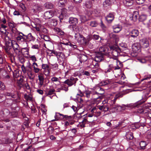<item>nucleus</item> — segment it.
I'll use <instances>...</instances> for the list:
<instances>
[{
    "label": "nucleus",
    "mask_w": 151,
    "mask_h": 151,
    "mask_svg": "<svg viewBox=\"0 0 151 151\" xmlns=\"http://www.w3.org/2000/svg\"><path fill=\"white\" fill-rule=\"evenodd\" d=\"M139 12L138 11H136L133 12L132 17L130 18L131 20H133L134 22L137 21L138 17H139Z\"/></svg>",
    "instance_id": "13"
},
{
    "label": "nucleus",
    "mask_w": 151,
    "mask_h": 151,
    "mask_svg": "<svg viewBox=\"0 0 151 151\" xmlns=\"http://www.w3.org/2000/svg\"><path fill=\"white\" fill-rule=\"evenodd\" d=\"M11 49V47L9 46H6V48H5L6 51L8 54H10L9 51Z\"/></svg>",
    "instance_id": "57"
},
{
    "label": "nucleus",
    "mask_w": 151,
    "mask_h": 151,
    "mask_svg": "<svg viewBox=\"0 0 151 151\" xmlns=\"http://www.w3.org/2000/svg\"><path fill=\"white\" fill-rule=\"evenodd\" d=\"M5 88L4 83L0 81V90H4Z\"/></svg>",
    "instance_id": "55"
},
{
    "label": "nucleus",
    "mask_w": 151,
    "mask_h": 151,
    "mask_svg": "<svg viewBox=\"0 0 151 151\" xmlns=\"http://www.w3.org/2000/svg\"><path fill=\"white\" fill-rule=\"evenodd\" d=\"M98 107L100 110H102L104 112L107 111L109 109V107L106 105V104H104L102 106H99Z\"/></svg>",
    "instance_id": "17"
},
{
    "label": "nucleus",
    "mask_w": 151,
    "mask_h": 151,
    "mask_svg": "<svg viewBox=\"0 0 151 151\" xmlns=\"http://www.w3.org/2000/svg\"><path fill=\"white\" fill-rule=\"evenodd\" d=\"M103 54L98 53L96 54L94 58V60L96 62H99L104 60Z\"/></svg>",
    "instance_id": "8"
},
{
    "label": "nucleus",
    "mask_w": 151,
    "mask_h": 151,
    "mask_svg": "<svg viewBox=\"0 0 151 151\" xmlns=\"http://www.w3.org/2000/svg\"><path fill=\"white\" fill-rule=\"evenodd\" d=\"M134 0H123V3L126 6H132Z\"/></svg>",
    "instance_id": "11"
},
{
    "label": "nucleus",
    "mask_w": 151,
    "mask_h": 151,
    "mask_svg": "<svg viewBox=\"0 0 151 151\" xmlns=\"http://www.w3.org/2000/svg\"><path fill=\"white\" fill-rule=\"evenodd\" d=\"M147 143L145 141H141L140 142L139 145L140 146V149L144 150L145 148V147L147 145Z\"/></svg>",
    "instance_id": "26"
},
{
    "label": "nucleus",
    "mask_w": 151,
    "mask_h": 151,
    "mask_svg": "<svg viewBox=\"0 0 151 151\" xmlns=\"http://www.w3.org/2000/svg\"><path fill=\"white\" fill-rule=\"evenodd\" d=\"M68 0H59L58 3L59 6L63 7L67 5Z\"/></svg>",
    "instance_id": "20"
},
{
    "label": "nucleus",
    "mask_w": 151,
    "mask_h": 151,
    "mask_svg": "<svg viewBox=\"0 0 151 151\" xmlns=\"http://www.w3.org/2000/svg\"><path fill=\"white\" fill-rule=\"evenodd\" d=\"M139 43L141 47L144 48L149 47L150 45L149 41L146 38H143L140 40Z\"/></svg>",
    "instance_id": "4"
},
{
    "label": "nucleus",
    "mask_w": 151,
    "mask_h": 151,
    "mask_svg": "<svg viewBox=\"0 0 151 151\" xmlns=\"http://www.w3.org/2000/svg\"><path fill=\"white\" fill-rule=\"evenodd\" d=\"M78 58L80 62H85L87 60V56L84 54H80L78 55Z\"/></svg>",
    "instance_id": "9"
},
{
    "label": "nucleus",
    "mask_w": 151,
    "mask_h": 151,
    "mask_svg": "<svg viewBox=\"0 0 151 151\" xmlns=\"http://www.w3.org/2000/svg\"><path fill=\"white\" fill-rule=\"evenodd\" d=\"M81 38L82 39L81 40V42H82V43L84 45V42H85V41H86V39L82 35H81Z\"/></svg>",
    "instance_id": "59"
},
{
    "label": "nucleus",
    "mask_w": 151,
    "mask_h": 151,
    "mask_svg": "<svg viewBox=\"0 0 151 151\" xmlns=\"http://www.w3.org/2000/svg\"><path fill=\"white\" fill-rule=\"evenodd\" d=\"M114 32L115 33H118L122 29V27L119 25H116L113 27Z\"/></svg>",
    "instance_id": "18"
},
{
    "label": "nucleus",
    "mask_w": 151,
    "mask_h": 151,
    "mask_svg": "<svg viewBox=\"0 0 151 151\" xmlns=\"http://www.w3.org/2000/svg\"><path fill=\"white\" fill-rule=\"evenodd\" d=\"M97 25V22L95 21L91 22L90 24V26L92 27H96Z\"/></svg>",
    "instance_id": "48"
},
{
    "label": "nucleus",
    "mask_w": 151,
    "mask_h": 151,
    "mask_svg": "<svg viewBox=\"0 0 151 151\" xmlns=\"http://www.w3.org/2000/svg\"><path fill=\"white\" fill-rule=\"evenodd\" d=\"M43 75H39L38 76L39 80V85L41 87L43 84L44 81V78L43 76Z\"/></svg>",
    "instance_id": "24"
},
{
    "label": "nucleus",
    "mask_w": 151,
    "mask_h": 151,
    "mask_svg": "<svg viewBox=\"0 0 151 151\" xmlns=\"http://www.w3.org/2000/svg\"><path fill=\"white\" fill-rule=\"evenodd\" d=\"M147 15L145 14H142L139 16V20L140 22H142L147 19Z\"/></svg>",
    "instance_id": "32"
},
{
    "label": "nucleus",
    "mask_w": 151,
    "mask_h": 151,
    "mask_svg": "<svg viewBox=\"0 0 151 151\" xmlns=\"http://www.w3.org/2000/svg\"><path fill=\"white\" fill-rule=\"evenodd\" d=\"M93 67L94 68H99V64L97 62H96V61L95 62H93Z\"/></svg>",
    "instance_id": "53"
},
{
    "label": "nucleus",
    "mask_w": 151,
    "mask_h": 151,
    "mask_svg": "<svg viewBox=\"0 0 151 151\" xmlns=\"http://www.w3.org/2000/svg\"><path fill=\"white\" fill-rule=\"evenodd\" d=\"M11 44L15 53L19 54L21 52V49L18 44L16 43L13 44L12 42Z\"/></svg>",
    "instance_id": "6"
},
{
    "label": "nucleus",
    "mask_w": 151,
    "mask_h": 151,
    "mask_svg": "<svg viewBox=\"0 0 151 151\" xmlns=\"http://www.w3.org/2000/svg\"><path fill=\"white\" fill-rule=\"evenodd\" d=\"M55 91V90L53 88H50L47 90L46 94V96L54 94V93Z\"/></svg>",
    "instance_id": "28"
},
{
    "label": "nucleus",
    "mask_w": 151,
    "mask_h": 151,
    "mask_svg": "<svg viewBox=\"0 0 151 151\" xmlns=\"http://www.w3.org/2000/svg\"><path fill=\"white\" fill-rule=\"evenodd\" d=\"M145 101L144 100H141L140 101L137 102V103L134 104H131L127 105L128 107H130L134 108L135 107H139V105H141L143 103H144Z\"/></svg>",
    "instance_id": "12"
},
{
    "label": "nucleus",
    "mask_w": 151,
    "mask_h": 151,
    "mask_svg": "<svg viewBox=\"0 0 151 151\" xmlns=\"http://www.w3.org/2000/svg\"><path fill=\"white\" fill-rule=\"evenodd\" d=\"M65 43L63 42H60V43L58 45L59 48L60 50H63L65 49L63 45H65Z\"/></svg>",
    "instance_id": "43"
},
{
    "label": "nucleus",
    "mask_w": 151,
    "mask_h": 151,
    "mask_svg": "<svg viewBox=\"0 0 151 151\" xmlns=\"http://www.w3.org/2000/svg\"><path fill=\"white\" fill-rule=\"evenodd\" d=\"M3 113L4 115L5 116H6L9 113V112L8 110L7 109H4L3 111Z\"/></svg>",
    "instance_id": "52"
},
{
    "label": "nucleus",
    "mask_w": 151,
    "mask_h": 151,
    "mask_svg": "<svg viewBox=\"0 0 151 151\" xmlns=\"http://www.w3.org/2000/svg\"><path fill=\"white\" fill-rule=\"evenodd\" d=\"M85 5L86 7L88 8H90L92 6V1H88L86 2Z\"/></svg>",
    "instance_id": "35"
},
{
    "label": "nucleus",
    "mask_w": 151,
    "mask_h": 151,
    "mask_svg": "<svg viewBox=\"0 0 151 151\" xmlns=\"http://www.w3.org/2000/svg\"><path fill=\"white\" fill-rule=\"evenodd\" d=\"M12 101L10 99H6L4 102V105L6 106H10L11 104Z\"/></svg>",
    "instance_id": "41"
},
{
    "label": "nucleus",
    "mask_w": 151,
    "mask_h": 151,
    "mask_svg": "<svg viewBox=\"0 0 151 151\" xmlns=\"http://www.w3.org/2000/svg\"><path fill=\"white\" fill-rule=\"evenodd\" d=\"M24 98L27 101L29 100L31 101L32 100V98L27 94L24 95Z\"/></svg>",
    "instance_id": "50"
},
{
    "label": "nucleus",
    "mask_w": 151,
    "mask_h": 151,
    "mask_svg": "<svg viewBox=\"0 0 151 151\" xmlns=\"http://www.w3.org/2000/svg\"><path fill=\"white\" fill-rule=\"evenodd\" d=\"M78 80L77 78H74L73 77H71L70 78L66 80L63 83L67 84L69 86H71L73 85H76V83Z\"/></svg>",
    "instance_id": "3"
},
{
    "label": "nucleus",
    "mask_w": 151,
    "mask_h": 151,
    "mask_svg": "<svg viewBox=\"0 0 151 151\" xmlns=\"http://www.w3.org/2000/svg\"><path fill=\"white\" fill-rule=\"evenodd\" d=\"M70 130L74 134H76L77 132V130L75 128L70 129Z\"/></svg>",
    "instance_id": "64"
},
{
    "label": "nucleus",
    "mask_w": 151,
    "mask_h": 151,
    "mask_svg": "<svg viewBox=\"0 0 151 151\" xmlns=\"http://www.w3.org/2000/svg\"><path fill=\"white\" fill-rule=\"evenodd\" d=\"M93 69L92 70V72L93 73H97L100 70V68H94V67H93Z\"/></svg>",
    "instance_id": "54"
},
{
    "label": "nucleus",
    "mask_w": 151,
    "mask_h": 151,
    "mask_svg": "<svg viewBox=\"0 0 151 151\" xmlns=\"http://www.w3.org/2000/svg\"><path fill=\"white\" fill-rule=\"evenodd\" d=\"M141 125V124L139 123H136L133 126H132V128L133 129H138L139 128Z\"/></svg>",
    "instance_id": "44"
},
{
    "label": "nucleus",
    "mask_w": 151,
    "mask_h": 151,
    "mask_svg": "<svg viewBox=\"0 0 151 151\" xmlns=\"http://www.w3.org/2000/svg\"><path fill=\"white\" fill-rule=\"evenodd\" d=\"M136 3L139 5L142 4H143L146 0H135Z\"/></svg>",
    "instance_id": "49"
},
{
    "label": "nucleus",
    "mask_w": 151,
    "mask_h": 151,
    "mask_svg": "<svg viewBox=\"0 0 151 151\" xmlns=\"http://www.w3.org/2000/svg\"><path fill=\"white\" fill-rule=\"evenodd\" d=\"M70 31L75 34L74 37L76 39H78V38L79 37H80L81 38V35H81L80 33H79L78 32L79 30H77L76 31Z\"/></svg>",
    "instance_id": "33"
},
{
    "label": "nucleus",
    "mask_w": 151,
    "mask_h": 151,
    "mask_svg": "<svg viewBox=\"0 0 151 151\" xmlns=\"http://www.w3.org/2000/svg\"><path fill=\"white\" fill-rule=\"evenodd\" d=\"M125 137L127 140H132L134 138L133 134L130 132H128L126 133Z\"/></svg>",
    "instance_id": "16"
},
{
    "label": "nucleus",
    "mask_w": 151,
    "mask_h": 151,
    "mask_svg": "<svg viewBox=\"0 0 151 151\" xmlns=\"http://www.w3.org/2000/svg\"><path fill=\"white\" fill-rule=\"evenodd\" d=\"M100 26L103 29H104L106 28V27L102 21L101 20V21Z\"/></svg>",
    "instance_id": "62"
},
{
    "label": "nucleus",
    "mask_w": 151,
    "mask_h": 151,
    "mask_svg": "<svg viewBox=\"0 0 151 151\" xmlns=\"http://www.w3.org/2000/svg\"><path fill=\"white\" fill-rule=\"evenodd\" d=\"M51 53H53L56 56H59L60 55H59V54H62V52H58L54 50L51 51Z\"/></svg>",
    "instance_id": "56"
},
{
    "label": "nucleus",
    "mask_w": 151,
    "mask_h": 151,
    "mask_svg": "<svg viewBox=\"0 0 151 151\" xmlns=\"http://www.w3.org/2000/svg\"><path fill=\"white\" fill-rule=\"evenodd\" d=\"M99 92H97V91H95V93H94V95L95 94H98L99 95V96L98 97L96 98H95L94 99L96 100H97L98 99L100 98V99H102L103 97L102 96V95L104 93V91L103 88H99Z\"/></svg>",
    "instance_id": "10"
},
{
    "label": "nucleus",
    "mask_w": 151,
    "mask_h": 151,
    "mask_svg": "<svg viewBox=\"0 0 151 151\" xmlns=\"http://www.w3.org/2000/svg\"><path fill=\"white\" fill-rule=\"evenodd\" d=\"M32 66L34 68V71L36 73H38L40 70V69L38 68L39 66L37 63L34 62L32 64Z\"/></svg>",
    "instance_id": "19"
},
{
    "label": "nucleus",
    "mask_w": 151,
    "mask_h": 151,
    "mask_svg": "<svg viewBox=\"0 0 151 151\" xmlns=\"http://www.w3.org/2000/svg\"><path fill=\"white\" fill-rule=\"evenodd\" d=\"M140 46L139 43L135 44L132 46V49L135 52L139 51L140 50Z\"/></svg>",
    "instance_id": "14"
},
{
    "label": "nucleus",
    "mask_w": 151,
    "mask_h": 151,
    "mask_svg": "<svg viewBox=\"0 0 151 151\" xmlns=\"http://www.w3.org/2000/svg\"><path fill=\"white\" fill-rule=\"evenodd\" d=\"M116 101V100H115L114 99L112 101L113 104H112V106H111V108L112 109H116V110H117L118 109H117V107H120L121 108H122V107L121 106L115 104Z\"/></svg>",
    "instance_id": "31"
},
{
    "label": "nucleus",
    "mask_w": 151,
    "mask_h": 151,
    "mask_svg": "<svg viewBox=\"0 0 151 151\" xmlns=\"http://www.w3.org/2000/svg\"><path fill=\"white\" fill-rule=\"evenodd\" d=\"M109 36L110 38L113 39L116 41H117L118 40L119 37L117 35L111 33L109 34Z\"/></svg>",
    "instance_id": "30"
},
{
    "label": "nucleus",
    "mask_w": 151,
    "mask_h": 151,
    "mask_svg": "<svg viewBox=\"0 0 151 151\" xmlns=\"http://www.w3.org/2000/svg\"><path fill=\"white\" fill-rule=\"evenodd\" d=\"M80 18L81 22H84L88 20L86 17L84 15L80 16Z\"/></svg>",
    "instance_id": "40"
},
{
    "label": "nucleus",
    "mask_w": 151,
    "mask_h": 151,
    "mask_svg": "<svg viewBox=\"0 0 151 151\" xmlns=\"http://www.w3.org/2000/svg\"><path fill=\"white\" fill-rule=\"evenodd\" d=\"M111 3V0H106L103 3V6L105 7H107L110 5Z\"/></svg>",
    "instance_id": "36"
},
{
    "label": "nucleus",
    "mask_w": 151,
    "mask_h": 151,
    "mask_svg": "<svg viewBox=\"0 0 151 151\" xmlns=\"http://www.w3.org/2000/svg\"><path fill=\"white\" fill-rule=\"evenodd\" d=\"M44 7L47 9H52L53 7V5L50 2H46L44 5Z\"/></svg>",
    "instance_id": "29"
},
{
    "label": "nucleus",
    "mask_w": 151,
    "mask_h": 151,
    "mask_svg": "<svg viewBox=\"0 0 151 151\" xmlns=\"http://www.w3.org/2000/svg\"><path fill=\"white\" fill-rule=\"evenodd\" d=\"M2 55H0V64H2L4 62H5V61Z\"/></svg>",
    "instance_id": "61"
},
{
    "label": "nucleus",
    "mask_w": 151,
    "mask_h": 151,
    "mask_svg": "<svg viewBox=\"0 0 151 151\" xmlns=\"http://www.w3.org/2000/svg\"><path fill=\"white\" fill-rule=\"evenodd\" d=\"M23 79L21 78H20L19 80H18V86L19 88V89H20L22 87H24V84L23 83Z\"/></svg>",
    "instance_id": "21"
},
{
    "label": "nucleus",
    "mask_w": 151,
    "mask_h": 151,
    "mask_svg": "<svg viewBox=\"0 0 151 151\" xmlns=\"http://www.w3.org/2000/svg\"><path fill=\"white\" fill-rule=\"evenodd\" d=\"M24 87H25L27 89L29 90L30 89V86L27 83L24 84Z\"/></svg>",
    "instance_id": "60"
},
{
    "label": "nucleus",
    "mask_w": 151,
    "mask_h": 151,
    "mask_svg": "<svg viewBox=\"0 0 151 151\" xmlns=\"http://www.w3.org/2000/svg\"><path fill=\"white\" fill-rule=\"evenodd\" d=\"M29 58H31L32 61L34 62H35L37 61V59L35 55L30 56H29Z\"/></svg>",
    "instance_id": "58"
},
{
    "label": "nucleus",
    "mask_w": 151,
    "mask_h": 151,
    "mask_svg": "<svg viewBox=\"0 0 151 151\" xmlns=\"http://www.w3.org/2000/svg\"><path fill=\"white\" fill-rule=\"evenodd\" d=\"M21 68L22 72L24 73H26V70H27V68H29V69H31V67L30 66H28L27 67H25L24 66V65H22L21 66Z\"/></svg>",
    "instance_id": "38"
},
{
    "label": "nucleus",
    "mask_w": 151,
    "mask_h": 151,
    "mask_svg": "<svg viewBox=\"0 0 151 151\" xmlns=\"http://www.w3.org/2000/svg\"><path fill=\"white\" fill-rule=\"evenodd\" d=\"M91 40V37L89 36H88L87 39H86V41L84 42V45H87L89 44V43H90V41Z\"/></svg>",
    "instance_id": "45"
},
{
    "label": "nucleus",
    "mask_w": 151,
    "mask_h": 151,
    "mask_svg": "<svg viewBox=\"0 0 151 151\" xmlns=\"http://www.w3.org/2000/svg\"><path fill=\"white\" fill-rule=\"evenodd\" d=\"M111 50H112L111 54L113 56L115 57V59L116 58L119 53L120 50L119 47L117 46H109Z\"/></svg>",
    "instance_id": "2"
},
{
    "label": "nucleus",
    "mask_w": 151,
    "mask_h": 151,
    "mask_svg": "<svg viewBox=\"0 0 151 151\" xmlns=\"http://www.w3.org/2000/svg\"><path fill=\"white\" fill-rule=\"evenodd\" d=\"M18 112L16 111H13L11 113H9V115L12 118L15 117H17L18 115Z\"/></svg>",
    "instance_id": "39"
},
{
    "label": "nucleus",
    "mask_w": 151,
    "mask_h": 151,
    "mask_svg": "<svg viewBox=\"0 0 151 151\" xmlns=\"http://www.w3.org/2000/svg\"><path fill=\"white\" fill-rule=\"evenodd\" d=\"M139 34V31L138 30L133 29L129 32V35H128L129 39H130L131 37L135 38L138 36Z\"/></svg>",
    "instance_id": "5"
},
{
    "label": "nucleus",
    "mask_w": 151,
    "mask_h": 151,
    "mask_svg": "<svg viewBox=\"0 0 151 151\" xmlns=\"http://www.w3.org/2000/svg\"><path fill=\"white\" fill-rule=\"evenodd\" d=\"M27 40L29 41L33 40V37L32 36L31 33H29L27 35Z\"/></svg>",
    "instance_id": "47"
},
{
    "label": "nucleus",
    "mask_w": 151,
    "mask_h": 151,
    "mask_svg": "<svg viewBox=\"0 0 151 151\" xmlns=\"http://www.w3.org/2000/svg\"><path fill=\"white\" fill-rule=\"evenodd\" d=\"M39 46L38 45H33L32 47V48L34 49H38L39 48Z\"/></svg>",
    "instance_id": "63"
},
{
    "label": "nucleus",
    "mask_w": 151,
    "mask_h": 151,
    "mask_svg": "<svg viewBox=\"0 0 151 151\" xmlns=\"http://www.w3.org/2000/svg\"><path fill=\"white\" fill-rule=\"evenodd\" d=\"M110 81L108 80H106L102 81L100 83V85L102 86H106L110 83Z\"/></svg>",
    "instance_id": "34"
},
{
    "label": "nucleus",
    "mask_w": 151,
    "mask_h": 151,
    "mask_svg": "<svg viewBox=\"0 0 151 151\" xmlns=\"http://www.w3.org/2000/svg\"><path fill=\"white\" fill-rule=\"evenodd\" d=\"M49 25L51 27L55 26L57 24V21L55 19H51L48 21Z\"/></svg>",
    "instance_id": "15"
},
{
    "label": "nucleus",
    "mask_w": 151,
    "mask_h": 151,
    "mask_svg": "<svg viewBox=\"0 0 151 151\" xmlns=\"http://www.w3.org/2000/svg\"><path fill=\"white\" fill-rule=\"evenodd\" d=\"M41 37L45 41H48L50 40L49 37L47 35H42Z\"/></svg>",
    "instance_id": "46"
},
{
    "label": "nucleus",
    "mask_w": 151,
    "mask_h": 151,
    "mask_svg": "<svg viewBox=\"0 0 151 151\" xmlns=\"http://www.w3.org/2000/svg\"><path fill=\"white\" fill-rule=\"evenodd\" d=\"M34 11L36 12H40L42 11V7L40 5H36L34 6Z\"/></svg>",
    "instance_id": "25"
},
{
    "label": "nucleus",
    "mask_w": 151,
    "mask_h": 151,
    "mask_svg": "<svg viewBox=\"0 0 151 151\" xmlns=\"http://www.w3.org/2000/svg\"><path fill=\"white\" fill-rule=\"evenodd\" d=\"M54 12L52 10L47 11L44 14V17L45 19H49L52 18L54 15Z\"/></svg>",
    "instance_id": "7"
},
{
    "label": "nucleus",
    "mask_w": 151,
    "mask_h": 151,
    "mask_svg": "<svg viewBox=\"0 0 151 151\" xmlns=\"http://www.w3.org/2000/svg\"><path fill=\"white\" fill-rule=\"evenodd\" d=\"M42 68L44 69H47V70H48V69L49 68V66L47 64H43L42 65Z\"/></svg>",
    "instance_id": "51"
},
{
    "label": "nucleus",
    "mask_w": 151,
    "mask_h": 151,
    "mask_svg": "<svg viewBox=\"0 0 151 151\" xmlns=\"http://www.w3.org/2000/svg\"><path fill=\"white\" fill-rule=\"evenodd\" d=\"M69 23L70 24L68 27L70 31H76L79 30V28L77 25L78 23V19L75 17H70L69 19Z\"/></svg>",
    "instance_id": "1"
},
{
    "label": "nucleus",
    "mask_w": 151,
    "mask_h": 151,
    "mask_svg": "<svg viewBox=\"0 0 151 151\" xmlns=\"http://www.w3.org/2000/svg\"><path fill=\"white\" fill-rule=\"evenodd\" d=\"M48 133L49 134H51L53 132L54 129L52 126H50L48 128Z\"/></svg>",
    "instance_id": "42"
},
{
    "label": "nucleus",
    "mask_w": 151,
    "mask_h": 151,
    "mask_svg": "<svg viewBox=\"0 0 151 151\" xmlns=\"http://www.w3.org/2000/svg\"><path fill=\"white\" fill-rule=\"evenodd\" d=\"M114 19V16L112 14H109L106 17V19L107 21L109 22H111Z\"/></svg>",
    "instance_id": "22"
},
{
    "label": "nucleus",
    "mask_w": 151,
    "mask_h": 151,
    "mask_svg": "<svg viewBox=\"0 0 151 151\" xmlns=\"http://www.w3.org/2000/svg\"><path fill=\"white\" fill-rule=\"evenodd\" d=\"M114 66L112 64H110L108 66V68L106 69L105 70L106 73L109 72H114Z\"/></svg>",
    "instance_id": "23"
},
{
    "label": "nucleus",
    "mask_w": 151,
    "mask_h": 151,
    "mask_svg": "<svg viewBox=\"0 0 151 151\" xmlns=\"http://www.w3.org/2000/svg\"><path fill=\"white\" fill-rule=\"evenodd\" d=\"M91 37V39H93L95 40H98L100 37L99 35L95 34H92L89 36Z\"/></svg>",
    "instance_id": "37"
},
{
    "label": "nucleus",
    "mask_w": 151,
    "mask_h": 151,
    "mask_svg": "<svg viewBox=\"0 0 151 151\" xmlns=\"http://www.w3.org/2000/svg\"><path fill=\"white\" fill-rule=\"evenodd\" d=\"M99 50L100 52L99 53H101L103 54V55H105L107 52V48L104 47H100L99 48Z\"/></svg>",
    "instance_id": "27"
}]
</instances>
